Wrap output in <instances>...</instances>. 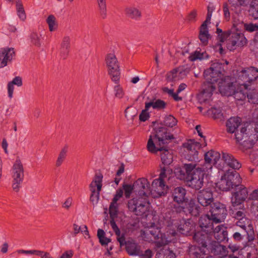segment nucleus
<instances>
[{
  "label": "nucleus",
  "instance_id": "f257e3e1",
  "mask_svg": "<svg viewBox=\"0 0 258 258\" xmlns=\"http://www.w3.org/2000/svg\"><path fill=\"white\" fill-rule=\"evenodd\" d=\"M180 215L172 211L170 217L166 215L165 218V224L167 227L166 233H161V228L156 226L155 223H152L150 227L141 230V236L142 239L149 242H154L158 247H160L170 242H176L177 231L185 235L195 233L194 223L190 220H185L180 218Z\"/></svg>",
  "mask_w": 258,
  "mask_h": 258
},
{
  "label": "nucleus",
  "instance_id": "f03ea898",
  "mask_svg": "<svg viewBox=\"0 0 258 258\" xmlns=\"http://www.w3.org/2000/svg\"><path fill=\"white\" fill-rule=\"evenodd\" d=\"M193 240L199 246L191 245L189 247L188 255L189 258H205V255L208 253L220 258H225L229 255L226 246L209 239L208 233L204 231L195 233Z\"/></svg>",
  "mask_w": 258,
  "mask_h": 258
},
{
  "label": "nucleus",
  "instance_id": "7ed1b4c3",
  "mask_svg": "<svg viewBox=\"0 0 258 258\" xmlns=\"http://www.w3.org/2000/svg\"><path fill=\"white\" fill-rule=\"evenodd\" d=\"M173 136L168 132L164 127H156L149 137L147 148L150 153H161V159L164 165L170 164L173 161V156L168 149V141L173 139Z\"/></svg>",
  "mask_w": 258,
  "mask_h": 258
},
{
  "label": "nucleus",
  "instance_id": "20e7f679",
  "mask_svg": "<svg viewBox=\"0 0 258 258\" xmlns=\"http://www.w3.org/2000/svg\"><path fill=\"white\" fill-rule=\"evenodd\" d=\"M241 123L239 117H231L226 121L227 132L233 134L235 133L236 141L238 143L242 141V145L246 149H250L258 141V127H249L248 125L242 127L240 132H235Z\"/></svg>",
  "mask_w": 258,
  "mask_h": 258
},
{
  "label": "nucleus",
  "instance_id": "39448f33",
  "mask_svg": "<svg viewBox=\"0 0 258 258\" xmlns=\"http://www.w3.org/2000/svg\"><path fill=\"white\" fill-rule=\"evenodd\" d=\"M187 175L188 185L192 188L199 190L204 184V176L209 171L204 166H197L194 163H185L183 166Z\"/></svg>",
  "mask_w": 258,
  "mask_h": 258
},
{
  "label": "nucleus",
  "instance_id": "423d86ee",
  "mask_svg": "<svg viewBox=\"0 0 258 258\" xmlns=\"http://www.w3.org/2000/svg\"><path fill=\"white\" fill-rule=\"evenodd\" d=\"M224 66L219 62H214L211 67L206 70L204 73L206 82L205 84L215 85L218 83L219 90L220 86H225L226 76L224 75Z\"/></svg>",
  "mask_w": 258,
  "mask_h": 258
},
{
  "label": "nucleus",
  "instance_id": "0eeeda50",
  "mask_svg": "<svg viewBox=\"0 0 258 258\" xmlns=\"http://www.w3.org/2000/svg\"><path fill=\"white\" fill-rule=\"evenodd\" d=\"M128 208L137 216L147 219L150 214V203L148 197L137 196L128 202Z\"/></svg>",
  "mask_w": 258,
  "mask_h": 258
},
{
  "label": "nucleus",
  "instance_id": "6e6552de",
  "mask_svg": "<svg viewBox=\"0 0 258 258\" xmlns=\"http://www.w3.org/2000/svg\"><path fill=\"white\" fill-rule=\"evenodd\" d=\"M248 86L242 83L235 86L232 83H228L225 86H220V92L223 95L233 96L235 100L242 101L247 97Z\"/></svg>",
  "mask_w": 258,
  "mask_h": 258
},
{
  "label": "nucleus",
  "instance_id": "1a4fd4ad",
  "mask_svg": "<svg viewBox=\"0 0 258 258\" xmlns=\"http://www.w3.org/2000/svg\"><path fill=\"white\" fill-rule=\"evenodd\" d=\"M242 179L236 171L228 170L217 183V187L222 191H228L240 185Z\"/></svg>",
  "mask_w": 258,
  "mask_h": 258
},
{
  "label": "nucleus",
  "instance_id": "9d476101",
  "mask_svg": "<svg viewBox=\"0 0 258 258\" xmlns=\"http://www.w3.org/2000/svg\"><path fill=\"white\" fill-rule=\"evenodd\" d=\"M184 206H178L175 207V213L180 216L185 215L197 217L202 212V208L197 203L195 200L191 199L183 204Z\"/></svg>",
  "mask_w": 258,
  "mask_h": 258
},
{
  "label": "nucleus",
  "instance_id": "9b49d317",
  "mask_svg": "<svg viewBox=\"0 0 258 258\" xmlns=\"http://www.w3.org/2000/svg\"><path fill=\"white\" fill-rule=\"evenodd\" d=\"M202 147V145L195 139H191L183 144V155L188 161H197L199 160L198 150Z\"/></svg>",
  "mask_w": 258,
  "mask_h": 258
},
{
  "label": "nucleus",
  "instance_id": "f8f14e48",
  "mask_svg": "<svg viewBox=\"0 0 258 258\" xmlns=\"http://www.w3.org/2000/svg\"><path fill=\"white\" fill-rule=\"evenodd\" d=\"M103 175L101 173H96L93 178L92 182L89 185L91 195L90 200L93 205H96L98 203L100 192L102 187Z\"/></svg>",
  "mask_w": 258,
  "mask_h": 258
},
{
  "label": "nucleus",
  "instance_id": "ddd939ff",
  "mask_svg": "<svg viewBox=\"0 0 258 258\" xmlns=\"http://www.w3.org/2000/svg\"><path fill=\"white\" fill-rule=\"evenodd\" d=\"M105 62L108 74L111 77L112 80L117 83L119 80L120 70L119 62L114 53L107 54L105 57Z\"/></svg>",
  "mask_w": 258,
  "mask_h": 258
},
{
  "label": "nucleus",
  "instance_id": "4468645a",
  "mask_svg": "<svg viewBox=\"0 0 258 258\" xmlns=\"http://www.w3.org/2000/svg\"><path fill=\"white\" fill-rule=\"evenodd\" d=\"M24 168L20 160H17L12 168V188L14 191L18 192L24 179Z\"/></svg>",
  "mask_w": 258,
  "mask_h": 258
},
{
  "label": "nucleus",
  "instance_id": "2eb2a0df",
  "mask_svg": "<svg viewBox=\"0 0 258 258\" xmlns=\"http://www.w3.org/2000/svg\"><path fill=\"white\" fill-rule=\"evenodd\" d=\"M209 212L215 223L223 221L227 215L225 205L218 202H214L211 205Z\"/></svg>",
  "mask_w": 258,
  "mask_h": 258
},
{
  "label": "nucleus",
  "instance_id": "dca6fc26",
  "mask_svg": "<svg viewBox=\"0 0 258 258\" xmlns=\"http://www.w3.org/2000/svg\"><path fill=\"white\" fill-rule=\"evenodd\" d=\"M227 41V47L230 51H233L236 46H243L247 43L244 35L240 32L230 33Z\"/></svg>",
  "mask_w": 258,
  "mask_h": 258
},
{
  "label": "nucleus",
  "instance_id": "f3484780",
  "mask_svg": "<svg viewBox=\"0 0 258 258\" xmlns=\"http://www.w3.org/2000/svg\"><path fill=\"white\" fill-rule=\"evenodd\" d=\"M258 78V69L251 67L243 69L239 73L238 79L243 84H252L255 82Z\"/></svg>",
  "mask_w": 258,
  "mask_h": 258
},
{
  "label": "nucleus",
  "instance_id": "a211bd4d",
  "mask_svg": "<svg viewBox=\"0 0 258 258\" xmlns=\"http://www.w3.org/2000/svg\"><path fill=\"white\" fill-rule=\"evenodd\" d=\"M236 225L240 227L244 233L246 234V238L249 242L254 239V232L251 221L246 217L236 222Z\"/></svg>",
  "mask_w": 258,
  "mask_h": 258
},
{
  "label": "nucleus",
  "instance_id": "6ab92c4d",
  "mask_svg": "<svg viewBox=\"0 0 258 258\" xmlns=\"http://www.w3.org/2000/svg\"><path fill=\"white\" fill-rule=\"evenodd\" d=\"M215 90V85L204 84L203 90L198 96L199 101L201 103L209 104L212 100V95Z\"/></svg>",
  "mask_w": 258,
  "mask_h": 258
},
{
  "label": "nucleus",
  "instance_id": "aec40b11",
  "mask_svg": "<svg viewBox=\"0 0 258 258\" xmlns=\"http://www.w3.org/2000/svg\"><path fill=\"white\" fill-rule=\"evenodd\" d=\"M135 191L138 193V196L148 197L150 183L147 179L141 178L134 183Z\"/></svg>",
  "mask_w": 258,
  "mask_h": 258
},
{
  "label": "nucleus",
  "instance_id": "412c9836",
  "mask_svg": "<svg viewBox=\"0 0 258 258\" xmlns=\"http://www.w3.org/2000/svg\"><path fill=\"white\" fill-rule=\"evenodd\" d=\"M15 55L14 49L12 47L0 48V68L6 67L9 62L12 61Z\"/></svg>",
  "mask_w": 258,
  "mask_h": 258
},
{
  "label": "nucleus",
  "instance_id": "4be33fe9",
  "mask_svg": "<svg viewBox=\"0 0 258 258\" xmlns=\"http://www.w3.org/2000/svg\"><path fill=\"white\" fill-rule=\"evenodd\" d=\"M221 158L219 152L214 150H210L205 154V163L203 166L209 171H211L212 166L216 165Z\"/></svg>",
  "mask_w": 258,
  "mask_h": 258
},
{
  "label": "nucleus",
  "instance_id": "5701e85b",
  "mask_svg": "<svg viewBox=\"0 0 258 258\" xmlns=\"http://www.w3.org/2000/svg\"><path fill=\"white\" fill-rule=\"evenodd\" d=\"M214 221L213 220V217L208 214L202 216L199 221V224L202 229V230L200 231H204L208 233L209 238L210 239V235L209 233L214 229Z\"/></svg>",
  "mask_w": 258,
  "mask_h": 258
},
{
  "label": "nucleus",
  "instance_id": "b1692460",
  "mask_svg": "<svg viewBox=\"0 0 258 258\" xmlns=\"http://www.w3.org/2000/svg\"><path fill=\"white\" fill-rule=\"evenodd\" d=\"M197 199L202 206L207 207L213 202V192L208 189H203L199 192Z\"/></svg>",
  "mask_w": 258,
  "mask_h": 258
},
{
  "label": "nucleus",
  "instance_id": "393cba45",
  "mask_svg": "<svg viewBox=\"0 0 258 258\" xmlns=\"http://www.w3.org/2000/svg\"><path fill=\"white\" fill-rule=\"evenodd\" d=\"M152 189L156 193L155 197H159L165 195L168 190V186L166 185L164 180L156 178L152 183Z\"/></svg>",
  "mask_w": 258,
  "mask_h": 258
},
{
  "label": "nucleus",
  "instance_id": "a878e982",
  "mask_svg": "<svg viewBox=\"0 0 258 258\" xmlns=\"http://www.w3.org/2000/svg\"><path fill=\"white\" fill-rule=\"evenodd\" d=\"M248 196V191L246 187H240V189L233 193L231 197V202L233 206H238L243 203Z\"/></svg>",
  "mask_w": 258,
  "mask_h": 258
},
{
  "label": "nucleus",
  "instance_id": "bb28decb",
  "mask_svg": "<svg viewBox=\"0 0 258 258\" xmlns=\"http://www.w3.org/2000/svg\"><path fill=\"white\" fill-rule=\"evenodd\" d=\"M222 158L224 163L234 170H238L241 167V164L230 154L223 153Z\"/></svg>",
  "mask_w": 258,
  "mask_h": 258
},
{
  "label": "nucleus",
  "instance_id": "cd10ccee",
  "mask_svg": "<svg viewBox=\"0 0 258 258\" xmlns=\"http://www.w3.org/2000/svg\"><path fill=\"white\" fill-rule=\"evenodd\" d=\"M213 234L215 238L217 240L216 242L219 244L220 242L228 241L227 227L223 225L217 226L213 230Z\"/></svg>",
  "mask_w": 258,
  "mask_h": 258
},
{
  "label": "nucleus",
  "instance_id": "c85d7f7f",
  "mask_svg": "<svg viewBox=\"0 0 258 258\" xmlns=\"http://www.w3.org/2000/svg\"><path fill=\"white\" fill-rule=\"evenodd\" d=\"M125 249L130 255H140L142 253L140 245L133 240L126 241Z\"/></svg>",
  "mask_w": 258,
  "mask_h": 258
},
{
  "label": "nucleus",
  "instance_id": "c756f323",
  "mask_svg": "<svg viewBox=\"0 0 258 258\" xmlns=\"http://www.w3.org/2000/svg\"><path fill=\"white\" fill-rule=\"evenodd\" d=\"M186 190L182 187L175 188L172 193L173 201L178 204L183 205L185 202Z\"/></svg>",
  "mask_w": 258,
  "mask_h": 258
},
{
  "label": "nucleus",
  "instance_id": "7c9ffc66",
  "mask_svg": "<svg viewBox=\"0 0 258 258\" xmlns=\"http://www.w3.org/2000/svg\"><path fill=\"white\" fill-rule=\"evenodd\" d=\"M187 71L185 69H175L167 75L168 80L171 81H176L184 78L186 76Z\"/></svg>",
  "mask_w": 258,
  "mask_h": 258
},
{
  "label": "nucleus",
  "instance_id": "2f4dec72",
  "mask_svg": "<svg viewBox=\"0 0 258 258\" xmlns=\"http://www.w3.org/2000/svg\"><path fill=\"white\" fill-rule=\"evenodd\" d=\"M71 38L68 36H65L63 37L60 44L59 48V53L63 59H65L68 56L70 49Z\"/></svg>",
  "mask_w": 258,
  "mask_h": 258
},
{
  "label": "nucleus",
  "instance_id": "473e14b6",
  "mask_svg": "<svg viewBox=\"0 0 258 258\" xmlns=\"http://www.w3.org/2000/svg\"><path fill=\"white\" fill-rule=\"evenodd\" d=\"M208 24L206 23H203L200 27L199 38L203 45H207L208 44L209 39L210 38L208 28Z\"/></svg>",
  "mask_w": 258,
  "mask_h": 258
},
{
  "label": "nucleus",
  "instance_id": "72a5a7b5",
  "mask_svg": "<svg viewBox=\"0 0 258 258\" xmlns=\"http://www.w3.org/2000/svg\"><path fill=\"white\" fill-rule=\"evenodd\" d=\"M110 224L112 230L115 233L116 235L117 236V239L119 242L120 246L123 245L126 246V241H125L124 235L123 234L121 235L120 229L116 225L115 221L114 220H111L110 221Z\"/></svg>",
  "mask_w": 258,
  "mask_h": 258
},
{
  "label": "nucleus",
  "instance_id": "f704fd0d",
  "mask_svg": "<svg viewBox=\"0 0 258 258\" xmlns=\"http://www.w3.org/2000/svg\"><path fill=\"white\" fill-rule=\"evenodd\" d=\"M147 107H152L153 109L160 110L164 109L166 106V103L160 99H153L149 102H145Z\"/></svg>",
  "mask_w": 258,
  "mask_h": 258
},
{
  "label": "nucleus",
  "instance_id": "c9c22d12",
  "mask_svg": "<svg viewBox=\"0 0 258 258\" xmlns=\"http://www.w3.org/2000/svg\"><path fill=\"white\" fill-rule=\"evenodd\" d=\"M125 12L127 17L133 19L138 20L141 17V11L138 8L133 6L126 8Z\"/></svg>",
  "mask_w": 258,
  "mask_h": 258
},
{
  "label": "nucleus",
  "instance_id": "e433bc0d",
  "mask_svg": "<svg viewBox=\"0 0 258 258\" xmlns=\"http://www.w3.org/2000/svg\"><path fill=\"white\" fill-rule=\"evenodd\" d=\"M175 253L170 248H162L156 254V258H176Z\"/></svg>",
  "mask_w": 258,
  "mask_h": 258
},
{
  "label": "nucleus",
  "instance_id": "4c0bfd02",
  "mask_svg": "<svg viewBox=\"0 0 258 258\" xmlns=\"http://www.w3.org/2000/svg\"><path fill=\"white\" fill-rule=\"evenodd\" d=\"M29 39L32 44L40 47L43 40L41 34L36 32H32L29 35Z\"/></svg>",
  "mask_w": 258,
  "mask_h": 258
},
{
  "label": "nucleus",
  "instance_id": "58836bf2",
  "mask_svg": "<svg viewBox=\"0 0 258 258\" xmlns=\"http://www.w3.org/2000/svg\"><path fill=\"white\" fill-rule=\"evenodd\" d=\"M248 12L253 19H258V0H252L250 2Z\"/></svg>",
  "mask_w": 258,
  "mask_h": 258
},
{
  "label": "nucleus",
  "instance_id": "ea45409f",
  "mask_svg": "<svg viewBox=\"0 0 258 258\" xmlns=\"http://www.w3.org/2000/svg\"><path fill=\"white\" fill-rule=\"evenodd\" d=\"M99 13L101 18L105 19L107 18L106 0H96Z\"/></svg>",
  "mask_w": 258,
  "mask_h": 258
},
{
  "label": "nucleus",
  "instance_id": "a19ab883",
  "mask_svg": "<svg viewBox=\"0 0 258 258\" xmlns=\"http://www.w3.org/2000/svg\"><path fill=\"white\" fill-rule=\"evenodd\" d=\"M208 113L214 119L222 120L224 119V116L220 108L212 107L208 110Z\"/></svg>",
  "mask_w": 258,
  "mask_h": 258
},
{
  "label": "nucleus",
  "instance_id": "79ce46f5",
  "mask_svg": "<svg viewBox=\"0 0 258 258\" xmlns=\"http://www.w3.org/2000/svg\"><path fill=\"white\" fill-rule=\"evenodd\" d=\"M247 98L249 103L258 104V90L248 88Z\"/></svg>",
  "mask_w": 258,
  "mask_h": 258
},
{
  "label": "nucleus",
  "instance_id": "37998d69",
  "mask_svg": "<svg viewBox=\"0 0 258 258\" xmlns=\"http://www.w3.org/2000/svg\"><path fill=\"white\" fill-rule=\"evenodd\" d=\"M16 7L18 17L21 21H25L26 19V15L21 0L16 2Z\"/></svg>",
  "mask_w": 258,
  "mask_h": 258
},
{
  "label": "nucleus",
  "instance_id": "c03bdc74",
  "mask_svg": "<svg viewBox=\"0 0 258 258\" xmlns=\"http://www.w3.org/2000/svg\"><path fill=\"white\" fill-rule=\"evenodd\" d=\"M68 151V147L67 146H65L61 150L56 161L55 165L56 167H59L62 165L66 158Z\"/></svg>",
  "mask_w": 258,
  "mask_h": 258
},
{
  "label": "nucleus",
  "instance_id": "a18cd8bd",
  "mask_svg": "<svg viewBox=\"0 0 258 258\" xmlns=\"http://www.w3.org/2000/svg\"><path fill=\"white\" fill-rule=\"evenodd\" d=\"M50 32L55 31L57 29L58 25L55 17L53 15H50L46 20Z\"/></svg>",
  "mask_w": 258,
  "mask_h": 258
},
{
  "label": "nucleus",
  "instance_id": "49530a36",
  "mask_svg": "<svg viewBox=\"0 0 258 258\" xmlns=\"http://www.w3.org/2000/svg\"><path fill=\"white\" fill-rule=\"evenodd\" d=\"M172 173V170L169 167L164 166L161 167L159 178L164 180V181L167 178H170Z\"/></svg>",
  "mask_w": 258,
  "mask_h": 258
},
{
  "label": "nucleus",
  "instance_id": "de8ad7c7",
  "mask_svg": "<svg viewBox=\"0 0 258 258\" xmlns=\"http://www.w3.org/2000/svg\"><path fill=\"white\" fill-rule=\"evenodd\" d=\"M248 0H228L232 10L237 9L246 5Z\"/></svg>",
  "mask_w": 258,
  "mask_h": 258
},
{
  "label": "nucleus",
  "instance_id": "09e8293b",
  "mask_svg": "<svg viewBox=\"0 0 258 258\" xmlns=\"http://www.w3.org/2000/svg\"><path fill=\"white\" fill-rule=\"evenodd\" d=\"M164 123L165 126L173 127L177 124V120L173 116L169 115L165 117Z\"/></svg>",
  "mask_w": 258,
  "mask_h": 258
},
{
  "label": "nucleus",
  "instance_id": "8fccbe9b",
  "mask_svg": "<svg viewBox=\"0 0 258 258\" xmlns=\"http://www.w3.org/2000/svg\"><path fill=\"white\" fill-rule=\"evenodd\" d=\"M118 206L117 203H114V202H111L109 208V213L110 217L112 218L111 220H113V218L117 216L118 214Z\"/></svg>",
  "mask_w": 258,
  "mask_h": 258
},
{
  "label": "nucleus",
  "instance_id": "3c124183",
  "mask_svg": "<svg viewBox=\"0 0 258 258\" xmlns=\"http://www.w3.org/2000/svg\"><path fill=\"white\" fill-rule=\"evenodd\" d=\"M74 233L75 235H77L80 232H84L85 235H89V231L87 229L86 225H83L81 228V226L78 225L76 223H74L73 225Z\"/></svg>",
  "mask_w": 258,
  "mask_h": 258
},
{
  "label": "nucleus",
  "instance_id": "603ef678",
  "mask_svg": "<svg viewBox=\"0 0 258 258\" xmlns=\"http://www.w3.org/2000/svg\"><path fill=\"white\" fill-rule=\"evenodd\" d=\"M244 29L248 32H253L258 31V24L252 23H244L243 25Z\"/></svg>",
  "mask_w": 258,
  "mask_h": 258
},
{
  "label": "nucleus",
  "instance_id": "864d4df0",
  "mask_svg": "<svg viewBox=\"0 0 258 258\" xmlns=\"http://www.w3.org/2000/svg\"><path fill=\"white\" fill-rule=\"evenodd\" d=\"M147 107V104L145 103V109L142 111L139 115V119L141 121H145L150 117V113L148 112L150 108Z\"/></svg>",
  "mask_w": 258,
  "mask_h": 258
},
{
  "label": "nucleus",
  "instance_id": "5fc2aeb1",
  "mask_svg": "<svg viewBox=\"0 0 258 258\" xmlns=\"http://www.w3.org/2000/svg\"><path fill=\"white\" fill-rule=\"evenodd\" d=\"M249 199L253 201L251 205V209L253 208V205H258V189H254L250 193Z\"/></svg>",
  "mask_w": 258,
  "mask_h": 258
},
{
  "label": "nucleus",
  "instance_id": "6e6d98bb",
  "mask_svg": "<svg viewBox=\"0 0 258 258\" xmlns=\"http://www.w3.org/2000/svg\"><path fill=\"white\" fill-rule=\"evenodd\" d=\"M113 90L115 97L119 99L123 98L124 95V93L122 88L119 85L115 86Z\"/></svg>",
  "mask_w": 258,
  "mask_h": 258
},
{
  "label": "nucleus",
  "instance_id": "4d7b16f0",
  "mask_svg": "<svg viewBox=\"0 0 258 258\" xmlns=\"http://www.w3.org/2000/svg\"><path fill=\"white\" fill-rule=\"evenodd\" d=\"M215 10V7L212 4H209L208 6V12L206 20L203 23H210L213 12Z\"/></svg>",
  "mask_w": 258,
  "mask_h": 258
},
{
  "label": "nucleus",
  "instance_id": "13d9d810",
  "mask_svg": "<svg viewBox=\"0 0 258 258\" xmlns=\"http://www.w3.org/2000/svg\"><path fill=\"white\" fill-rule=\"evenodd\" d=\"M123 188L124 190V195L126 198L130 197L131 194L132 193L134 189V185L125 184L123 185Z\"/></svg>",
  "mask_w": 258,
  "mask_h": 258
},
{
  "label": "nucleus",
  "instance_id": "bf43d9fd",
  "mask_svg": "<svg viewBox=\"0 0 258 258\" xmlns=\"http://www.w3.org/2000/svg\"><path fill=\"white\" fill-rule=\"evenodd\" d=\"M233 214L234 218L237 220V221L242 219L243 218L246 217L244 209L237 211Z\"/></svg>",
  "mask_w": 258,
  "mask_h": 258
},
{
  "label": "nucleus",
  "instance_id": "052dcab7",
  "mask_svg": "<svg viewBox=\"0 0 258 258\" xmlns=\"http://www.w3.org/2000/svg\"><path fill=\"white\" fill-rule=\"evenodd\" d=\"M197 16V11L196 10H193L188 15L187 20L190 22H195L196 21Z\"/></svg>",
  "mask_w": 258,
  "mask_h": 258
},
{
  "label": "nucleus",
  "instance_id": "680f3d73",
  "mask_svg": "<svg viewBox=\"0 0 258 258\" xmlns=\"http://www.w3.org/2000/svg\"><path fill=\"white\" fill-rule=\"evenodd\" d=\"M203 57V54L201 53L199 51H195L194 53L192 54L190 56V60L192 61L196 60L197 59H202Z\"/></svg>",
  "mask_w": 258,
  "mask_h": 258
},
{
  "label": "nucleus",
  "instance_id": "e2e57ef3",
  "mask_svg": "<svg viewBox=\"0 0 258 258\" xmlns=\"http://www.w3.org/2000/svg\"><path fill=\"white\" fill-rule=\"evenodd\" d=\"M10 82L14 85H17L18 87H21L23 85L22 79L19 76L15 77L13 80Z\"/></svg>",
  "mask_w": 258,
  "mask_h": 258
},
{
  "label": "nucleus",
  "instance_id": "0e129e2a",
  "mask_svg": "<svg viewBox=\"0 0 258 258\" xmlns=\"http://www.w3.org/2000/svg\"><path fill=\"white\" fill-rule=\"evenodd\" d=\"M245 236H246V234L244 233L243 231L242 234L236 232L233 234V238L235 240L240 241L243 239Z\"/></svg>",
  "mask_w": 258,
  "mask_h": 258
},
{
  "label": "nucleus",
  "instance_id": "69168bd1",
  "mask_svg": "<svg viewBox=\"0 0 258 258\" xmlns=\"http://www.w3.org/2000/svg\"><path fill=\"white\" fill-rule=\"evenodd\" d=\"M223 12L224 17L226 20H229L230 18V14L229 11V8L227 3H225L223 5Z\"/></svg>",
  "mask_w": 258,
  "mask_h": 258
},
{
  "label": "nucleus",
  "instance_id": "338daca9",
  "mask_svg": "<svg viewBox=\"0 0 258 258\" xmlns=\"http://www.w3.org/2000/svg\"><path fill=\"white\" fill-rule=\"evenodd\" d=\"M123 195V190L121 189H118L116 191L115 195H114L113 198L112 199V202L115 203H117L118 200L122 197Z\"/></svg>",
  "mask_w": 258,
  "mask_h": 258
},
{
  "label": "nucleus",
  "instance_id": "774afa93",
  "mask_svg": "<svg viewBox=\"0 0 258 258\" xmlns=\"http://www.w3.org/2000/svg\"><path fill=\"white\" fill-rule=\"evenodd\" d=\"M153 253L151 250L148 249L144 252V253L142 254V252L141 254V258H152L153 256Z\"/></svg>",
  "mask_w": 258,
  "mask_h": 258
}]
</instances>
